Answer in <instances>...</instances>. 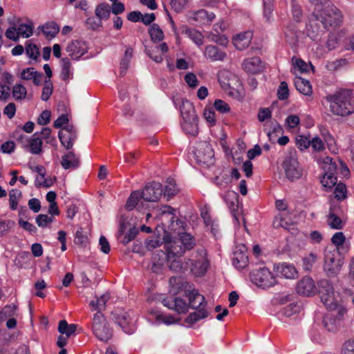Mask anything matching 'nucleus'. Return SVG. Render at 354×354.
<instances>
[{
	"label": "nucleus",
	"instance_id": "32",
	"mask_svg": "<svg viewBox=\"0 0 354 354\" xmlns=\"http://www.w3.org/2000/svg\"><path fill=\"white\" fill-rule=\"evenodd\" d=\"M198 117L193 120L184 119L183 122L182 123V129L183 131L187 135L196 136L198 133Z\"/></svg>",
	"mask_w": 354,
	"mask_h": 354
},
{
	"label": "nucleus",
	"instance_id": "56",
	"mask_svg": "<svg viewBox=\"0 0 354 354\" xmlns=\"http://www.w3.org/2000/svg\"><path fill=\"white\" fill-rule=\"evenodd\" d=\"M346 187L342 183H338L334 190L335 198L338 201L343 200L346 198Z\"/></svg>",
	"mask_w": 354,
	"mask_h": 354
},
{
	"label": "nucleus",
	"instance_id": "12",
	"mask_svg": "<svg viewBox=\"0 0 354 354\" xmlns=\"http://www.w3.org/2000/svg\"><path fill=\"white\" fill-rule=\"evenodd\" d=\"M196 160L198 163L207 167L214 163V151L207 142H202L198 144L194 151Z\"/></svg>",
	"mask_w": 354,
	"mask_h": 354
},
{
	"label": "nucleus",
	"instance_id": "54",
	"mask_svg": "<svg viewBox=\"0 0 354 354\" xmlns=\"http://www.w3.org/2000/svg\"><path fill=\"white\" fill-rule=\"evenodd\" d=\"M54 221V217L50 216L47 214H39L35 218L36 223L40 227H46L47 225Z\"/></svg>",
	"mask_w": 354,
	"mask_h": 354
},
{
	"label": "nucleus",
	"instance_id": "30",
	"mask_svg": "<svg viewBox=\"0 0 354 354\" xmlns=\"http://www.w3.org/2000/svg\"><path fill=\"white\" fill-rule=\"evenodd\" d=\"M61 165L65 169H75L80 165V159L73 151H69L62 156Z\"/></svg>",
	"mask_w": 354,
	"mask_h": 354
},
{
	"label": "nucleus",
	"instance_id": "26",
	"mask_svg": "<svg viewBox=\"0 0 354 354\" xmlns=\"http://www.w3.org/2000/svg\"><path fill=\"white\" fill-rule=\"evenodd\" d=\"M166 260L167 261V252L157 250L152 257V272L156 274L161 272Z\"/></svg>",
	"mask_w": 354,
	"mask_h": 354
},
{
	"label": "nucleus",
	"instance_id": "11",
	"mask_svg": "<svg viewBox=\"0 0 354 354\" xmlns=\"http://www.w3.org/2000/svg\"><path fill=\"white\" fill-rule=\"evenodd\" d=\"M250 279L253 283L263 289L272 287L277 283L275 276L266 267L253 271Z\"/></svg>",
	"mask_w": 354,
	"mask_h": 354
},
{
	"label": "nucleus",
	"instance_id": "60",
	"mask_svg": "<svg viewBox=\"0 0 354 354\" xmlns=\"http://www.w3.org/2000/svg\"><path fill=\"white\" fill-rule=\"evenodd\" d=\"M295 73L297 74V71L300 73H307L309 71V66L301 59H296L294 63Z\"/></svg>",
	"mask_w": 354,
	"mask_h": 354
},
{
	"label": "nucleus",
	"instance_id": "5",
	"mask_svg": "<svg viewBox=\"0 0 354 354\" xmlns=\"http://www.w3.org/2000/svg\"><path fill=\"white\" fill-rule=\"evenodd\" d=\"M320 299L325 306L330 310H337L342 315L346 312V309L338 304L335 297L333 287L327 279H322L317 283Z\"/></svg>",
	"mask_w": 354,
	"mask_h": 354
},
{
	"label": "nucleus",
	"instance_id": "44",
	"mask_svg": "<svg viewBox=\"0 0 354 354\" xmlns=\"http://www.w3.org/2000/svg\"><path fill=\"white\" fill-rule=\"evenodd\" d=\"M133 56V49L128 48L125 50L124 55L120 62V75H124L129 67V62Z\"/></svg>",
	"mask_w": 354,
	"mask_h": 354
},
{
	"label": "nucleus",
	"instance_id": "19",
	"mask_svg": "<svg viewBox=\"0 0 354 354\" xmlns=\"http://www.w3.org/2000/svg\"><path fill=\"white\" fill-rule=\"evenodd\" d=\"M19 76L23 80H32L35 86H39L41 83L43 74L37 71L33 67H28L23 69Z\"/></svg>",
	"mask_w": 354,
	"mask_h": 354
},
{
	"label": "nucleus",
	"instance_id": "47",
	"mask_svg": "<svg viewBox=\"0 0 354 354\" xmlns=\"http://www.w3.org/2000/svg\"><path fill=\"white\" fill-rule=\"evenodd\" d=\"M12 95L16 100H24L27 95V89L23 84H16L12 87Z\"/></svg>",
	"mask_w": 354,
	"mask_h": 354
},
{
	"label": "nucleus",
	"instance_id": "55",
	"mask_svg": "<svg viewBox=\"0 0 354 354\" xmlns=\"http://www.w3.org/2000/svg\"><path fill=\"white\" fill-rule=\"evenodd\" d=\"M178 190L175 180L173 178H168L167 180L164 194L168 196H172L176 194Z\"/></svg>",
	"mask_w": 354,
	"mask_h": 354
},
{
	"label": "nucleus",
	"instance_id": "40",
	"mask_svg": "<svg viewBox=\"0 0 354 354\" xmlns=\"http://www.w3.org/2000/svg\"><path fill=\"white\" fill-rule=\"evenodd\" d=\"M44 35L47 38H53L55 37V35L59 32V28L57 24L55 22H48L45 24L41 27H39Z\"/></svg>",
	"mask_w": 354,
	"mask_h": 354
},
{
	"label": "nucleus",
	"instance_id": "41",
	"mask_svg": "<svg viewBox=\"0 0 354 354\" xmlns=\"http://www.w3.org/2000/svg\"><path fill=\"white\" fill-rule=\"evenodd\" d=\"M160 211H161L162 216H170L169 221H170L171 223H170L169 227L171 230H176L174 226V222L176 223V225L178 224V222L180 223H181L180 221H179L178 219H176V216H175V214H174L175 209L173 207H171V206L164 205L160 208Z\"/></svg>",
	"mask_w": 354,
	"mask_h": 354
},
{
	"label": "nucleus",
	"instance_id": "46",
	"mask_svg": "<svg viewBox=\"0 0 354 354\" xmlns=\"http://www.w3.org/2000/svg\"><path fill=\"white\" fill-rule=\"evenodd\" d=\"M21 197V192L17 189H13L9 192V205L12 210L17 207L18 201Z\"/></svg>",
	"mask_w": 354,
	"mask_h": 354
},
{
	"label": "nucleus",
	"instance_id": "51",
	"mask_svg": "<svg viewBox=\"0 0 354 354\" xmlns=\"http://www.w3.org/2000/svg\"><path fill=\"white\" fill-rule=\"evenodd\" d=\"M138 233V228L136 227H130L129 230L124 233L122 237L119 239L120 240L121 243H122L124 245H127L136 238Z\"/></svg>",
	"mask_w": 354,
	"mask_h": 354
},
{
	"label": "nucleus",
	"instance_id": "52",
	"mask_svg": "<svg viewBox=\"0 0 354 354\" xmlns=\"http://www.w3.org/2000/svg\"><path fill=\"white\" fill-rule=\"evenodd\" d=\"M53 83L50 80H46L44 81V87L42 89V93L41 99L43 101H47L53 93Z\"/></svg>",
	"mask_w": 354,
	"mask_h": 354
},
{
	"label": "nucleus",
	"instance_id": "15",
	"mask_svg": "<svg viewBox=\"0 0 354 354\" xmlns=\"http://www.w3.org/2000/svg\"><path fill=\"white\" fill-rule=\"evenodd\" d=\"M232 261L233 266L239 270L245 268L248 263L247 248L244 244L237 245L232 254Z\"/></svg>",
	"mask_w": 354,
	"mask_h": 354
},
{
	"label": "nucleus",
	"instance_id": "58",
	"mask_svg": "<svg viewBox=\"0 0 354 354\" xmlns=\"http://www.w3.org/2000/svg\"><path fill=\"white\" fill-rule=\"evenodd\" d=\"M214 109L221 113H225L230 111V108L227 103L222 100H216L214 103Z\"/></svg>",
	"mask_w": 354,
	"mask_h": 354
},
{
	"label": "nucleus",
	"instance_id": "4",
	"mask_svg": "<svg viewBox=\"0 0 354 354\" xmlns=\"http://www.w3.org/2000/svg\"><path fill=\"white\" fill-rule=\"evenodd\" d=\"M194 245L195 239L193 236L188 233H181L178 239L167 243L165 248L167 251V258L171 259L181 257L187 250H192Z\"/></svg>",
	"mask_w": 354,
	"mask_h": 354
},
{
	"label": "nucleus",
	"instance_id": "8",
	"mask_svg": "<svg viewBox=\"0 0 354 354\" xmlns=\"http://www.w3.org/2000/svg\"><path fill=\"white\" fill-rule=\"evenodd\" d=\"M91 328L96 338L102 342L109 341L113 335L112 329L102 312H96L92 318Z\"/></svg>",
	"mask_w": 354,
	"mask_h": 354
},
{
	"label": "nucleus",
	"instance_id": "6",
	"mask_svg": "<svg viewBox=\"0 0 354 354\" xmlns=\"http://www.w3.org/2000/svg\"><path fill=\"white\" fill-rule=\"evenodd\" d=\"M344 264L338 248H327L324 251V270L328 277H335L341 270Z\"/></svg>",
	"mask_w": 354,
	"mask_h": 354
},
{
	"label": "nucleus",
	"instance_id": "10",
	"mask_svg": "<svg viewBox=\"0 0 354 354\" xmlns=\"http://www.w3.org/2000/svg\"><path fill=\"white\" fill-rule=\"evenodd\" d=\"M112 319L125 333L131 335L136 331L137 319L133 311L116 310L112 313Z\"/></svg>",
	"mask_w": 354,
	"mask_h": 354
},
{
	"label": "nucleus",
	"instance_id": "34",
	"mask_svg": "<svg viewBox=\"0 0 354 354\" xmlns=\"http://www.w3.org/2000/svg\"><path fill=\"white\" fill-rule=\"evenodd\" d=\"M295 85L297 90L301 94L304 95H310L312 94V86L308 80L296 77L295 79Z\"/></svg>",
	"mask_w": 354,
	"mask_h": 354
},
{
	"label": "nucleus",
	"instance_id": "3",
	"mask_svg": "<svg viewBox=\"0 0 354 354\" xmlns=\"http://www.w3.org/2000/svg\"><path fill=\"white\" fill-rule=\"evenodd\" d=\"M186 296L189 299V306L195 312L190 313L185 319V322L189 324H194L202 319L206 318L209 313L206 309L207 302L203 295H201L196 289L187 290Z\"/></svg>",
	"mask_w": 354,
	"mask_h": 354
},
{
	"label": "nucleus",
	"instance_id": "7",
	"mask_svg": "<svg viewBox=\"0 0 354 354\" xmlns=\"http://www.w3.org/2000/svg\"><path fill=\"white\" fill-rule=\"evenodd\" d=\"M209 266L207 252L204 248H198L192 254L191 258L185 261V268H190L191 272L196 277L205 274Z\"/></svg>",
	"mask_w": 354,
	"mask_h": 354
},
{
	"label": "nucleus",
	"instance_id": "28",
	"mask_svg": "<svg viewBox=\"0 0 354 354\" xmlns=\"http://www.w3.org/2000/svg\"><path fill=\"white\" fill-rule=\"evenodd\" d=\"M218 82L225 90L232 88L235 82H238L237 77L229 71H223L218 74Z\"/></svg>",
	"mask_w": 354,
	"mask_h": 354
},
{
	"label": "nucleus",
	"instance_id": "17",
	"mask_svg": "<svg viewBox=\"0 0 354 354\" xmlns=\"http://www.w3.org/2000/svg\"><path fill=\"white\" fill-rule=\"evenodd\" d=\"M66 50L73 59H78L86 53L87 46L84 41L75 40L67 46Z\"/></svg>",
	"mask_w": 354,
	"mask_h": 354
},
{
	"label": "nucleus",
	"instance_id": "31",
	"mask_svg": "<svg viewBox=\"0 0 354 354\" xmlns=\"http://www.w3.org/2000/svg\"><path fill=\"white\" fill-rule=\"evenodd\" d=\"M180 113L183 120L184 119L193 120L194 118L198 117L196 114V111L192 103H191L187 99L182 100Z\"/></svg>",
	"mask_w": 354,
	"mask_h": 354
},
{
	"label": "nucleus",
	"instance_id": "22",
	"mask_svg": "<svg viewBox=\"0 0 354 354\" xmlns=\"http://www.w3.org/2000/svg\"><path fill=\"white\" fill-rule=\"evenodd\" d=\"M205 57L212 62L223 61L227 54L221 50L218 46L214 45H208L205 47L204 51Z\"/></svg>",
	"mask_w": 354,
	"mask_h": 354
},
{
	"label": "nucleus",
	"instance_id": "43",
	"mask_svg": "<svg viewBox=\"0 0 354 354\" xmlns=\"http://www.w3.org/2000/svg\"><path fill=\"white\" fill-rule=\"evenodd\" d=\"M151 40L155 42L160 41L164 38V34L162 29L156 24H153L149 30Z\"/></svg>",
	"mask_w": 354,
	"mask_h": 354
},
{
	"label": "nucleus",
	"instance_id": "59",
	"mask_svg": "<svg viewBox=\"0 0 354 354\" xmlns=\"http://www.w3.org/2000/svg\"><path fill=\"white\" fill-rule=\"evenodd\" d=\"M278 98L281 100H286L289 95L288 84L286 82H281L277 91Z\"/></svg>",
	"mask_w": 354,
	"mask_h": 354
},
{
	"label": "nucleus",
	"instance_id": "16",
	"mask_svg": "<svg viewBox=\"0 0 354 354\" xmlns=\"http://www.w3.org/2000/svg\"><path fill=\"white\" fill-rule=\"evenodd\" d=\"M59 139L66 149L72 148L74 141L77 138V134L73 126L68 125L64 127L58 133Z\"/></svg>",
	"mask_w": 354,
	"mask_h": 354
},
{
	"label": "nucleus",
	"instance_id": "27",
	"mask_svg": "<svg viewBox=\"0 0 354 354\" xmlns=\"http://www.w3.org/2000/svg\"><path fill=\"white\" fill-rule=\"evenodd\" d=\"M274 268L277 274L286 279H294L297 275L295 268L286 263L274 265Z\"/></svg>",
	"mask_w": 354,
	"mask_h": 354
},
{
	"label": "nucleus",
	"instance_id": "50",
	"mask_svg": "<svg viewBox=\"0 0 354 354\" xmlns=\"http://www.w3.org/2000/svg\"><path fill=\"white\" fill-rule=\"evenodd\" d=\"M263 17L267 21L270 22L273 19V2L272 0H263Z\"/></svg>",
	"mask_w": 354,
	"mask_h": 354
},
{
	"label": "nucleus",
	"instance_id": "23",
	"mask_svg": "<svg viewBox=\"0 0 354 354\" xmlns=\"http://www.w3.org/2000/svg\"><path fill=\"white\" fill-rule=\"evenodd\" d=\"M242 66L245 72L252 74L258 73L263 69L261 61L260 58L257 57L245 59Z\"/></svg>",
	"mask_w": 354,
	"mask_h": 354
},
{
	"label": "nucleus",
	"instance_id": "29",
	"mask_svg": "<svg viewBox=\"0 0 354 354\" xmlns=\"http://www.w3.org/2000/svg\"><path fill=\"white\" fill-rule=\"evenodd\" d=\"M192 18L198 24L204 25L212 22L215 18V15L213 12L208 13L204 9H201L194 12Z\"/></svg>",
	"mask_w": 354,
	"mask_h": 354
},
{
	"label": "nucleus",
	"instance_id": "13",
	"mask_svg": "<svg viewBox=\"0 0 354 354\" xmlns=\"http://www.w3.org/2000/svg\"><path fill=\"white\" fill-rule=\"evenodd\" d=\"M140 193L142 198L145 201L156 202L162 194V185L160 183L153 182L147 185Z\"/></svg>",
	"mask_w": 354,
	"mask_h": 354
},
{
	"label": "nucleus",
	"instance_id": "42",
	"mask_svg": "<svg viewBox=\"0 0 354 354\" xmlns=\"http://www.w3.org/2000/svg\"><path fill=\"white\" fill-rule=\"evenodd\" d=\"M77 325L71 324H68L66 320H61L59 322L58 331L62 334H65L67 337L73 335L76 330Z\"/></svg>",
	"mask_w": 354,
	"mask_h": 354
},
{
	"label": "nucleus",
	"instance_id": "21",
	"mask_svg": "<svg viewBox=\"0 0 354 354\" xmlns=\"http://www.w3.org/2000/svg\"><path fill=\"white\" fill-rule=\"evenodd\" d=\"M252 39V32L250 31L237 34L233 38V44L239 50H243L249 46Z\"/></svg>",
	"mask_w": 354,
	"mask_h": 354
},
{
	"label": "nucleus",
	"instance_id": "2",
	"mask_svg": "<svg viewBox=\"0 0 354 354\" xmlns=\"http://www.w3.org/2000/svg\"><path fill=\"white\" fill-rule=\"evenodd\" d=\"M315 3V12L317 14V19L321 18V21L326 28L328 27L339 26L342 22V14L333 3L328 1L323 3L321 0H310Z\"/></svg>",
	"mask_w": 354,
	"mask_h": 354
},
{
	"label": "nucleus",
	"instance_id": "35",
	"mask_svg": "<svg viewBox=\"0 0 354 354\" xmlns=\"http://www.w3.org/2000/svg\"><path fill=\"white\" fill-rule=\"evenodd\" d=\"M182 33L186 35L196 45L201 46L203 44L204 37L203 35L196 29L190 28L187 26H184L182 28Z\"/></svg>",
	"mask_w": 354,
	"mask_h": 354
},
{
	"label": "nucleus",
	"instance_id": "49",
	"mask_svg": "<svg viewBox=\"0 0 354 354\" xmlns=\"http://www.w3.org/2000/svg\"><path fill=\"white\" fill-rule=\"evenodd\" d=\"M270 125L272 130L267 132V136L270 141L275 142V135L278 136L283 133V130L282 127L277 122H272Z\"/></svg>",
	"mask_w": 354,
	"mask_h": 354
},
{
	"label": "nucleus",
	"instance_id": "37",
	"mask_svg": "<svg viewBox=\"0 0 354 354\" xmlns=\"http://www.w3.org/2000/svg\"><path fill=\"white\" fill-rule=\"evenodd\" d=\"M150 315L151 316L150 319H154V322L157 324H165L170 325L176 322V319L174 317L171 315H164L153 310L150 311Z\"/></svg>",
	"mask_w": 354,
	"mask_h": 354
},
{
	"label": "nucleus",
	"instance_id": "63",
	"mask_svg": "<svg viewBox=\"0 0 354 354\" xmlns=\"http://www.w3.org/2000/svg\"><path fill=\"white\" fill-rule=\"evenodd\" d=\"M291 5V12L292 17L296 21L299 22L301 20L302 18V11L301 7L295 1H292Z\"/></svg>",
	"mask_w": 354,
	"mask_h": 354
},
{
	"label": "nucleus",
	"instance_id": "25",
	"mask_svg": "<svg viewBox=\"0 0 354 354\" xmlns=\"http://www.w3.org/2000/svg\"><path fill=\"white\" fill-rule=\"evenodd\" d=\"M20 140H26L27 144H28V148L32 154H39L41 151L42 141L39 137V132L34 133L30 138L26 136H21Z\"/></svg>",
	"mask_w": 354,
	"mask_h": 354
},
{
	"label": "nucleus",
	"instance_id": "38",
	"mask_svg": "<svg viewBox=\"0 0 354 354\" xmlns=\"http://www.w3.org/2000/svg\"><path fill=\"white\" fill-rule=\"evenodd\" d=\"M318 259V254L314 252H310L302 259V268L306 272H310Z\"/></svg>",
	"mask_w": 354,
	"mask_h": 354
},
{
	"label": "nucleus",
	"instance_id": "9",
	"mask_svg": "<svg viewBox=\"0 0 354 354\" xmlns=\"http://www.w3.org/2000/svg\"><path fill=\"white\" fill-rule=\"evenodd\" d=\"M321 167L324 171V174L321 179L322 185L327 188H331L337 184L338 165L337 160L335 161L329 156L323 158Z\"/></svg>",
	"mask_w": 354,
	"mask_h": 354
},
{
	"label": "nucleus",
	"instance_id": "36",
	"mask_svg": "<svg viewBox=\"0 0 354 354\" xmlns=\"http://www.w3.org/2000/svg\"><path fill=\"white\" fill-rule=\"evenodd\" d=\"M111 12V6L107 3L98 4L95 10V15L101 22L103 20H107L110 17Z\"/></svg>",
	"mask_w": 354,
	"mask_h": 354
},
{
	"label": "nucleus",
	"instance_id": "57",
	"mask_svg": "<svg viewBox=\"0 0 354 354\" xmlns=\"http://www.w3.org/2000/svg\"><path fill=\"white\" fill-rule=\"evenodd\" d=\"M15 306H6L0 311V322L5 321L7 317L12 316L15 313Z\"/></svg>",
	"mask_w": 354,
	"mask_h": 354
},
{
	"label": "nucleus",
	"instance_id": "62",
	"mask_svg": "<svg viewBox=\"0 0 354 354\" xmlns=\"http://www.w3.org/2000/svg\"><path fill=\"white\" fill-rule=\"evenodd\" d=\"M341 354H354V339L344 342L341 348Z\"/></svg>",
	"mask_w": 354,
	"mask_h": 354
},
{
	"label": "nucleus",
	"instance_id": "1",
	"mask_svg": "<svg viewBox=\"0 0 354 354\" xmlns=\"http://www.w3.org/2000/svg\"><path fill=\"white\" fill-rule=\"evenodd\" d=\"M325 99L334 115L344 117L354 113V100L349 90H341L326 96Z\"/></svg>",
	"mask_w": 354,
	"mask_h": 354
},
{
	"label": "nucleus",
	"instance_id": "53",
	"mask_svg": "<svg viewBox=\"0 0 354 354\" xmlns=\"http://www.w3.org/2000/svg\"><path fill=\"white\" fill-rule=\"evenodd\" d=\"M26 53L28 57L37 59L39 55V48L35 44L28 41L26 43Z\"/></svg>",
	"mask_w": 354,
	"mask_h": 354
},
{
	"label": "nucleus",
	"instance_id": "39",
	"mask_svg": "<svg viewBox=\"0 0 354 354\" xmlns=\"http://www.w3.org/2000/svg\"><path fill=\"white\" fill-rule=\"evenodd\" d=\"M62 72L61 77L64 81H66L71 78L73 75V69L71 66V62L67 57H64L61 59Z\"/></svg>",
	"mask_w": 354,
	"mask_h": 354
},
{
	"label": "nucleus",
	"instance_id": "24",
	"mask_svg": "<svg viewBox=\"0 0 354 354\" xmlns=\"http://www.w3.org/2000/svg\"><path fill=\"white\" fill-rule=\"evenodd\" d=\"M330 317L324 319V326L328 331L335 332L341 326V322L344 315H341L337 310H333Z\"/></svg>",
	"mask_w": 354,
	"mask_h": 354
},
{
	"label": "nucleus",
	"instance_id": "18",
	"mask_svg": "<svg viewBox=\"0 0 354 354\" xmlns=\"http://www.w3.org/2000/svg\"><path fill=\"white\" fill-rule=\"evenodd\" d=\"M162 303L165 306L169 309L174 310L179 314L185 313L188 310V304L184 299L179 297L175 299L165 298Z\"/></svg>",
	"mask_w": 354,
	"mask_h": 354
},
{
	"label": "nucleus",
	"instance_id": "64",
	"mask_svg": "<svg viewBox=\"0 0 354 354\" xmlns=\"http://www.w3.org/2000/svg\"><path fill=\"white\" fill-rule=\"evenodd\" d=\"M131 223L124 218H121L120 221L119 230L118 233V239H121L124 233L129 230Z\"/></svg>",
	"mask_w": 354,
	"mask_h": 354
},
{
	"label": "nucleus",
	"instance_id": "20",
	"mask_svg": "<svg viewBox=\"0 0 354 354\" xmlns=\"http://www.w3.org/2000/svg\"><path fill=\"white\" fill-rule=\"evenodd\" d=\"M297 292L304 296H310L315 293V286L313 280L310 277H304L300 280L296 288Z\"/></svg>",
	"mask_w": 354,
	"mask_h": 354
},
{
	"label": "nucleus",
	"instance_id": "61",
	"mask_svg": "<svg viewBox=\"0 0 354 354\" xmlns=\"http://www.w3.org/2000/svg\"><path fill=\"white\" fill-rule=\"evenodd\" d=\"M310 146H311L313 149L315 151H322L325 149L323 141L318 136H315L310 140Z\"/></svg>",
	"mask_w": 354,
	"mask_h": 354
},
{
	"label": "nucleus",
	"instance_id": "33",
	"mask_svg": "<svg viewBox=\"0 0 354 354\" xmlns=\"http://www.w3.org/2000/svg\"><path fill=\"white\" fill-rule=\"evenodd\" d=\"M326 223L332 229L340 230L343 227L342 219L335 214V207H330L326 216Z\"/></svg>",
	"mask_w": 354,
	"mask_h": 354
},
{
	"label": "nucleus",
	"instance_id": "48",
	"mask_svg": "<svg viewBox=\"0 0 354 354\" xmlns=\"http://www.w3.org/2000/svg\"><path fill=\"white\" fill-rule=\"evenodd\" d=\"M17 29L19 37L28 38L32 35L33 26L32 24H20Z\"/></svg>",
	"mask_w": 354,
	"mask_h": 354
},
{
	"label": "nucleus",
	"instance_id": "14",
	"mask_svg": "<svg viewBox=\"0 0 354 354\" xmlns=\"http://www.w3.org/2000/svg\"><path fill=\"white\" fill-rule=\"evenodd\" d=\"M286 177L290 180L299 178L301 176V169L297 160L289 156L286 158L283 163Z\"/></svg>",
	"mask_w": 354,
	"mask_h": 354
},
{
	"label": "nucleus",
	"instance_id": "45",
	"mask_svg": "<svg viewBox=\"0 0 354 354\" xmlns=\"http://www.w3.org/2000/svg\"><path fill=\"white\" fill-rule=\"evenodd\" d=\"M141 198V193L139 190L133 192L127 199V201L125 205V208L127 210L133 209L138 205V201Z\"/></svg>",
	"mask_w": 354,
	"mask_h": 354
}]
</instances>
